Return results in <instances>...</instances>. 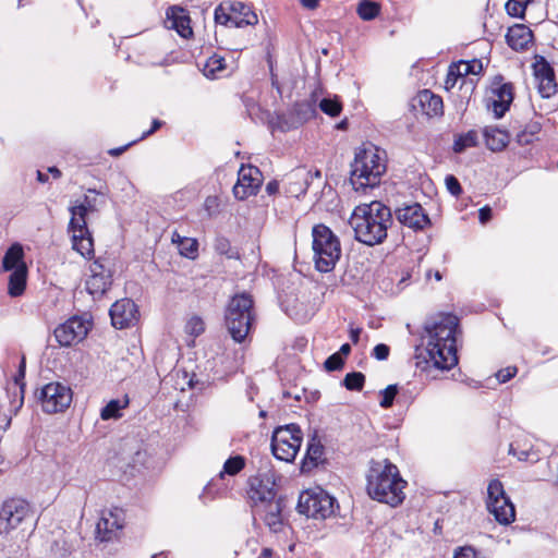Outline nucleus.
<instances>
[{
    "instance_id": "nucleus-31",
    "label": "nucleus",
    "mask_w": 558,
    "mask_h": 558,
    "mask_svg": "<svg viewBox=\"0 0 558 558\" xmlns=\"http://www.w3.org/2000/svg\"><path fill=\"white\" fill-rule=\"evenodd\" d=\"M26 278V265H21L17 269L11 271L9 276L8 293L13 298L22 295L25 291Z\"/></svg>"
},
{
    "instance_id": "nucleus-46",
    "label": "nucleus",
    "mask_w": 558,
    "mask_h": 558,
    "mask_svg": "<svg viewBox=\"0 0 558 558\" xmlns=\"http://www.w3.org/2000/svg\"><path fill=\"white\" fill-rule=\"evenodd\" d=\"M527 3L525 0H508L506 10L511 16L523 17Z\"/></svg>"
},
{
    "instance_id": "nucleus-39",
    "label": "nucleus",
    "mask_w": 558,
    "mask_h": 558,
    "mask_svg": "<svg viewBox=\"0 0 558 558\" xmlns=\"http://www.w3.org/2000/svg\"><path fill=\"white\" fill-rule=\"evenodd\" d=\"M356 12L363 21L374 20L380 12V5L371 0H362L357 4Z\"/></svg>"
},
{
    "instance_id": "nucleus-2",
    "label": "nucleus",
    "mask_w": 558,
    "mask_h": 558,
    "mask_svg": "<svg viewBox=\"0 0 558 558\" xmlns=\"http://www.w3.org/2000/svg\"><path fill=\"white\" fill-rule=\"evenodd\" d=\"M248 497L254 520H262L271 532L283 527L284 498L277 496L276 478L271 472L259 473L250 480Z\"/></svg>"
},
{
    "instance_id": "nucleus-4",
    "label": "nucleus",
    "mask_w": 558,
    "mask_h": 558,
    "mask_svg": "<svg viewBox=\"0 0 558 558\" xmlns=\"http://www.w3.org/2000/svg\"><path fill=\"white\" fill-rule=\"evenodd\" d=\"M366 478V490L372 499L391 507L403 502L407 482L401 477L398 468L389 460H372Z\"/></svg>"
},
{
    "instance_id": "nucleus-22",
    "label": "nucleus",
    "mask_w": 558,
    "mask_h": 558,
    "mask_svg": "<svg viewBox=\"0 0 558 558\" xmlns=\"http://www.w3.org/2000/svg\"><path fill=\"white\" fill-rule=\"evenodd\" d=\"M190 23L191 19L183 8L172 5L167 9L165 21L167 28L177 31V33L183 38H189L193 35Z\"/></svg>"
},
{
    "instance_id": "nucleus-55",
    "label": "nucleus",
    "mask_w": 558,
    "mask_h": 558,
    "mask_svg": "<svg viewBox=\"0 0 558 558\" xmlns=\"http://www.w3.org/2000/svg\"><path fill=\"white\" fill-rule=\"evenodd\" d=\"M493 213L489 206H484L478 210V219L481 223H486L492 219Z\"/></svg>"
},
{
    "instance_id": "nucleus-13",
    "label": "nucleus",
    "mask_w": 558,
    "mask_h": 558,
    "mask_svg": "<svg viewBox=\"0 0 558 558\" xmlns=\"http://www.w3.org/2000/svg\"><path fill=\"white\" fill-rule=\"evenodd\" d=\"M315 100L295 102L288 112L277 116V128L282 132L298 129L316 116Z\"/></svg>"
},
{
    "instance_id": "nucleus-50",
    "label": "nucleus",
    "mask_w": 558,
    "mask_h": 558,
    "mask_svg": "<svg viewBox=\"0 0 558 558\" xmlns=\"http://www.w3.org/2000/svg\"><path fill=\"white\" fill-rule=\"evenodd\" d=\"M324 365L328 372L339 371L343 367L344 360L342 356H340L339 353L336 352L327 357Z\"/></svg>"
},
{
    "instance_id": "nucleus-44",
    "label": "nucleus",
    "mask_w": 558,
    "mask_h": 558,
    "mask_svg": "<svg viewBox=\"0 0 558 558\" xmlns=\"http://www.w3.org/2000/svg\"><path fill=\"white\" fill-rule=\"evenodd\" d=\"M24 377H25V361L22 360V362L20 364L19 373L14 377V384H13V388L15 390H17L19 395H20V399L16 404L17 409L22 407L23 400H24V388H25Z\"/></svg>"
},
{
    "instance_id": "nucleus-41",
    "label": "nucleus",
    "mask_w": 558,
    "mask_h": 558,
    "mask_svg": "<svg viewBox=\"0 0 558 558\" xmlns=\"http://www.w3.org/2000/svg\"><path fill=\"white\" fill-rule=\"evenodd\" d=\"M214 247L220 255H226L228 258H240L239 252L234 250L230 241L226 236H217Z\"/></svg>"
},
{
    "instance_id": "nucleus-30",
    "label": "nucleus",
    "mask_w": 558,
    "mask_h": 558,
    "mask_svg": "<svg viewBox=\"0 0 558 558\" xmlns=\"http://www.w3.org/2000/svg\"><path fill=\"white\" fill-rule=\"evenodd\" d=\"M488 511L495 517L500 524H510L515 519V509L510 498L502 499L500 502H494Z\"/></svg>"
},
{
    "instance_id": "nucleus-29",
    "label": "nucleus",
    "mask_w": 558,
    "mask_h": 558,
    "mask_svg": "<svg viewBox=\"0 0 558 558\" xmlns=\"http://www.w3.org/2000/svg\"><path fill=\"white\" fill-rule=\"evenodd\" d=\"M486 146L492 151L504 150L510 141L508 131L500 130L497 126H486L483 131Z\"/></svg>"
},
{
    "instance_id": "nucleus-19",
    "label": "nucleus",
    "mask_w": 558,
    "mask_h": 558,
    "mask_svg": "<svg viewBox=\"0 0 558 558\" xmlns=\"http://www.w3.org/2000/svg\"><path fill=\"white\" fill-rule=\"evenodd\" d=\"M533 69L539 95L543 98L553 97L558 90L553 66L544 57H541L534 63Z\"/></svg>"
},
{
    "instance_id": "nucleus-25",
    "label": "nucleus",
    "mask_w": 558,
    "mask_h": 558,
    "mask_svg": "<svg viewBox=\"0 0 558 558\" xmlns=\"http://www.w3.org/2000/svg\"><path fill=\"white\" fill-rule=\"evenodd\" d=\"M312 177V170L299 168L292 171L289 177L284 191L289 196L299 198L306 194L308 190V178Z\"/></svg>"
},
{
    "instance_id": "nucleus-56",
    "label": "nucleus",
    "mask_w": 558,
    "mask_h": 558,
    "mask_svg": "<svg viewBox=\"0 0 558 558\" xmlns=\"http://www.w3.org/2000/svg\"><path fill=\"white\" fill-rule=\"evenodd\" d=\"M161 125H162V121H160L158 119L153 120L151 128L148 131L143 133V135L141 136V140L146 138L147 136L155 133Z\"/></svg>"
},
{
    "instance_id": "nucleus-48",
    "label": "nucleus",
    "mask_w": 558,
    "mask_h": 558,
    "mask_svg": "<svg viewBox=\"0 0 558 558\" xmlns=\"http://www.w3.org/2000/svg\"><path fill=\"white\" fill-rule=\"evenodd\" d=\"M495 99L512 101L513 100V87L511 83H504L496 89H494Z\"/></svg>"
},
{
    "instance_id": "nucleus-53",
    "label": "nucleus",
    "mask_w": 558,
    "mask_h": 558,
    "mask_svg": "<svg viewBox=\"0 0 558 558\" xmlns=\"http://www.w3.org/2000/svg\"><path fill=\"white\" fill-rule=\"evenodd\" d=\"M518 369L515 366H508L506 368L499 369L496 374V377L499 383L504 384L509 381L512 377L515 376Z\"/></svg>"
},
{
    "instance_id": "nucleus-1",
    "label": "nucleus",
    "mask_w": 558,
    "mask_h": 558,
    "mask_svg": "<svg viewBox=\"0 0 558 558\" xmlns=\"http://www.w3.org/2000/svg\"><path fill=\"white\" fill-rule=\"evenodd\" d=\"M459 319L452 314H438L424 324L422 345L426 363L438 369H451L458 364L456 331Z\"/></svg>"
},
{
    "instance_id": "nucleus-11",
    "label": "nucleus",
    "mask_w": 558,
    "mask_h": 558,
    "mask_svg": "<svg viewBox=\"0 0 558 558\" xmlns=\"http://www.w3.org/2000/svg\"><path fill=\"white\" fill-rule=\"evenodd\" d=\"M336 499L323 489L305 490L298 501V510L307 518L324 520L335 512Z\"/></svg>"
},
{
    "instance_id": "nucleus-35",
    "label": "nucleus",
    "mask_w": 558,
    "mask_h": 558,
    "mask_svg": "<svg viewBox=\"0 0 558 558\" xmlns=\"http://www.w3.org/2000/svg\"><path fill=\"white\" fill-rule=\"evenodd\" d=\"M226 71V60L221 56L214 54L204 64L203 73L208 78H216Z\"/></svg>"
},
{
    "instance_id": "nucleus-33",
    "label": "nucleus",
    "mask_w": 558,
    "mask_h": 558,
    "mask_svg": "<svg viewBox=\"0 0 558 558\" xmlns=\"http://www.w3.org/2000/svg\"><path fill=\"white\" fill-rule=\"evenodd\" d=\"M172 242L178 245L182 256L195 259L198 255V242L195 239L181 236L178 232H173Z\"/></svg>"
},
{
    "instance_id": "nucleus-54",
    "label": "nucleus",
    "mask_w": 558,
    "mask_h": 558,
    "mask_svg": "<svg viewBox=\"0 0 558 558\" xmlns=\"http://www.w3.org/2000/svg\"><path fill=\"white\" fill-rule=\"evenodd\" d=\"M453 558H480L475 549L471 546H464L456 550Z\"/></svg>"
},
{
    "instance_id": "nucleus-52",
    "label": "nucleus",
    "mask_w": 558,
    "mask_h": 558,
    "mask_svg": "<svg viewBox=\"0 0 558 558\" xmlns=\"http://www.w3.org/2000/svg\"><path fill=\"white\" fill-rule=\"evenodd\" d=\"M390 353V348L385 343H379L374 347L372 351V356L378 361H385L388 359Z\"/></svg>"
},
{
    "instance_id": "nucleus-57",
    "label": "nucleus",
    "mask_w": 558,
    "mask_h": 558,
    "mask_svg": "<svg viewBox=\"0 0 558 558\" xmlns=\"http://www.w3.org/2000/svg\"><path fill=\"white\" fill-rule=\"evenodd\" d=\"M279 191V183L276 180H271L266 184V192L268 195H275Z\"/></svg>"
},
{
    "instance_id": "nucleus-15",
    "label": "nucleus",
    "mask_w": 558,
    "mask_h": 558,
    "mask_svg": "<svg viewBox=\"0 0 558 558\" xmlns=\"http://www.w3.org/2000/svg\"><path fill=\"white\" fill-rule=\"evenodd\" d=\"M89 269L90 276L86 280V290L94 296H101L112 284V270L100 258L95 259Z\"/></svg>"
},
{
    "instance_id": "nucleus-3",
    "label": "nucleus",
    "mask_w": 558,
    "mask_h": 558,
    "mask_svg": "<svg viewBox=\"0 0 558 558\" xmlns=\"http://www.w3.org/2000/svg\"><path fill=\"white\" fill-rule=\"evenodd\" d=\"M392 223L391 209L378 201L356 206L349 219L354 239L367 246L381 244Z\"/></svg>"
},
{
    "instance_id": "nucleus-23",
    "label": "nucleus",
    "mask_w": 558,
    "mask_h": 558,
    "mask_svg": "<svg viewBox=\"0 0 558 558\" xmlns=\"http://www.w3.org/2000/svg\"><path fill=\"white\" fill-rule=\"evenodd\" d=\"M482 71V61L477 59L471 61L461 60L457 63H452L448 69L445 86L447 89H450L456 85L458 78H464L469 74H480Z\"/></svg>"
},
{
    "instance_id": "nucleus-60",
    "label": "nucleus",
    "mask_w": 558,
    "mask_h": 558,
    "mask_svg": "<svg viewBox=\"0 0 558 558\" xmlns=\"http://www.w3.org/2000/svg\"><path fill=\"white\" fill-rule=\"evenodd\" d=\"M362 329L361 328H352L350 330V339L353 343H357L360 340Z\"/></svg>"
},
{
    "instance_id": "nucleus-6",
    "label": "nucleus",
    "mask_w": 558,
    "mask_h": 558,
    "mask_svg": "<svg viewBox=\"0 0 558 558\" xmlns=\"http://www.w3.org/2000/svg\"><path fill=\"white\" fill-rule=\"evenodd\" d=\"M226 326L236 342L247 337L254 320V301L250 293L242 292L231 298L226 311Z\"/></svg>"
},
{
    "instance_id": "nucleus-42",
    "label": "nucleus",
    "mask_w": 558,
    "mask_h": 558,
    "mask_svg": "<svg viewBox=\"0 0 558 558\" xmlns=\"http://www.w3.org/2000/svg\"><path fill=\"white\" fill-rule=\"evenodd\" d=\"M319 108L324 113L330 117H337L342 110V104L337 97H326L320 100Z\"/></svg>"
},
{
    "instance_id": "nucleus-12",
    "label": "nucleus",
    "mask_w": 558,
    "mask_h": 558,
    "mask_svg": "<svg viewBox=\"0 0 558 558\" xmlns=\"http://www.w3.org/2000/svg\"><path fill=\"white\" fill-rule=\"evenodd\" d=\"M32 514L31 505L22 498H11L0 509V534L16 529Z\"/></svg>"
},
{
    "instance_id": "nucleus-51",
    "label": "nucleus",
    "mask_w": 558,
    "mask_h": 558,
    "mask_svg": "<svg viewBox=\"0 0 558 558\" xmlns=\"http://www.w3.org/2000/svg\"><path fill=\"white\" fill-rule=\"evenodd\" d=\"M445 183L448 192L458 197L462 194V186L459 182V180L453 174H448L445 178Z\"/></svg>"
},
{
    "instance_id": "nucleus-9",
    "label": "nucleus",
    "mask_w": 558,
    "mask_h": 558,
    "mask_svg": "<svg viewBox=\"0 0 558 558\" xmlns=\"http://www.w3.org/2000/svg\"><path fill=\"white\" fill-rule=\"evenodd\" d=\"M215 21L228 27H244L257 24L258 17L248 4L235 0H223L215 9Z\"/></svg>"
},
{
    "instance_id": "nucleus-62",
    "label": "nucleus",
    "mask_w": 558,
    "mask_h": 558,
    "mask_svg": "<svg viewBox=\"0 0 558 558\" xmlns=\"http://www.w3.org/2000/svg\"><path fill=\"white\" fill-rule=\"evenodd\" d=\"M48 172L53 177V179H59L62 174L57 167H49Z\"/></svg>"
},
{
    "instance_id": "nucleus-59",
    "label": "nucleus",
    "mask_w": 558,
    "mask_h": 558,
    "mask_svg": "<svg viewBox=\"0 0 558 558\" xmlns=\"http://www.w3.org/2000/svg\"><path fill=\"white\" fill-rule=\"evenodd\" d=\"M136 143V141L131 142L122 147L113 148L109 150V154L111 156H120L122 153H124L132 144Z\"/></svg>"
},
{
    "instance_id": "nucleus-28",
    "label": "nucleus",
    "mask_w": 558,
    "mask_h": 558,
    "mask_svg": "<svg viewBox=\"0 0 558 558\" xmlns=\"http://www.w3.org/2000/svg\"><path fill=\"white\" fill-rule=\"evenodd\" d=\"M325 448L316 435L308 439L306 453L302 460L301 470L310 472L323 461Z\"/></svg>"
},
{
    "instance_id": "nucleus-10",
    "label": "nucleus",
    "mask_w": 558,
    "mask_h": 558,
    "mask_svg": "<svg viewBox=\"0 0 558 558\" xmlns=\"http://www.w3.org/2000/svg\"><path fill=\"white\" fill-rule=\"evenodd\" d=\"M71 388L59 381H51L37 389L35 397L45 413L53 414L65 411L72 402Z\"/></svg>"
},
{
    "instance_id": "nucleus-49",
    "label": "nucleus",
    "mask_w": 558,
    "mask_h": 558,
    "mask_svg": "<svg viewBox=\"0 0 558 558\" xmlns=\"http://www.w3.org/2000/svg\"><path fill=\"white\" fill-rule=\"evenodd\" d=\"M512 101L493 99L488 108H492L496 119H500L509 110Z\"/></svg>"
},
{
    "instance_id": "nucleus-34",
    "label": "nucleus",
    "mask_w": 558,
    "mask_h": 558,
    "mask_svg": "<svg viewBox=\"0 0 558 558\" xmlns=\"http://www.w3.org/2000/svg\"><path fill=\"white\" fill-rule=\"evenodd\" d=\"M23 248L19 243L13 244L4 254L2 259V268L4 271H13L21 265H25L23 262Z\"/></svg>"
},
{
    "instance_id": "nucleus-32",
    "label": "nucleus",
    "mask_w": 558,
    "mask_h": 558,
    "mask_svg": "<svg viewBox=\"0 0 558 558\" xmlns=\"http://www.w3.org/2000/svg\"><path fill=\"white\" fill-rule=\"evenodd\" d=\"M542 131V124L539 121L527 122L522 130L517 132L515 141L519 145H530L538 140V134Z\"/></svg>"
},
{
    "instance_id": "nucleus-63",
    "label": "nucleus",
    "mask_w": 558,
    "mask_h": 558,
    "mask_svg": "<svg viewBox=\"0 0 558 558\" xmlns=\"http://www.w3.org/2000/svg\"><path fill=\"white\" fill-rule=\"evenodd\" d=\"M272 556V550L270 548H264L258 558H270Z\"/></svg>"
},
{
    "instance_id": "nucleus-40",
    "label": "nucleus",
    "mask_w": 558,
    "mask_h": 558,
    "mask_svg": "<svg viewBox=\"0 0 558 558\" xmlns=\"http://www.w3.org/2000/svg\"><path fill=\"white\" fill-rule=\"evenodd\" d=\"M245 466V458L242 456L230 457L223 464L219 477L223 478L225 475L234 476L240 473Z\"/></svg>"
},
{
    "instance_id": "nucleus-17",
    "label": "nucleus",
    "mask_w": 558,
    "mask_h": 558,
    "mask_svg": "<svg viewBox=\"0 0 558 558\" xmlns=\"http://www.w3.org/2000/svg\"><path fill=\"white\" fill-rule=\"evenodd\" d=\"M88 332V325L78 317H72L54 329V337L61 347H70L83 340Z\"/></svg>"
},
{
    "instance_id": "nucleus-36",
    "label": "nucleus",
    "mask_w": 558,
    "mask_h": 558,
    "mask_svg": "<svg viewBox=\"0 0 558 558\" xmlns=\"http://www.w3.org/2000/svg\"><path fill=\"white\" fill-rule=\"evenodd\" d=\"M129 400L120 401L118 399L110 400L100 411V417L104 421L117 420L122 416L121 410L126 408Z\"/></svg>"
},
{
    "instance_id": "nucleus-20",
    "label": "nucleus",
    "mask_w": 558,
    "mask_h": 558,
    "mask_svg": "<svg viewBox=\"0 0 558 558\" xmlns=\"http://www.w3.org/2000/svg\"><path fill=\"white\" fill-rule=\"evenodd\" d=\"M122 527L121 511L104 510L96 524V538L100 542H110Z\"/></svg>"
},
{
    "instance_id": "nucleus-24",
    "label": "nucleus",
    "mask_w": 558,
    "mask_h": 558,
    "mask_svg": "<svg viewBox=\"0 0 558 558\" xmlns=\"http://www.w3.org/2000/svg\"><path fill=\"white\" fill-rule=\"evenodd\" d=\"M88 194L83 198V202L70 207L71 213V225L74 226L76 222H86V215L98 210L99 205L104 204V201L98 199L100 194L94 189H88Z\"/></svg>"
},
{
    "instance_id": "nucleus-14",
    "label": "nucleus",
    "mask_w": 558,
    "mask_h": 558,
    "mask_svg": "<svg viewBox=\"0 0 558 558\" xmlns=\"http://www.w3.org/2000/svg\"><path fill=\"white\" fill-rule=\"evenodd\" d=\"M262 185V172L254 166H242L239 171L236 184L233 186V195L236 199L244 201L256 195Z\"/></svg>"
},
{
    "instance_id": "nucleus-58",
    "label": "nucleus",
    "mask_w": 558,
    "mask_h": 558,
    "mask_svg": "<svg viewBox=\"0 0 558 558\" xmlns=\"http://www.w3.org/2000/svg\"><path fill=\"white\" fill-rule=\"evenodd\" d=\"M301 5L307 10H315L319 5V0H299Z\"/></svg>"
},
{
    "instance_id": "nucleus-45",
    "label": "nucleus",
    "mask_w": 558,
    "mask_h": 558,
    "mask_svg": "<svg viewBox=\"0 0 558 558\" xmlns=\"http://www.w3.org/2000/svg\"><path fill=\"white\" fill-rule=\"evenodd\" d=\"M205 330V324L198 316L191 317L185 325V332L193 337H198Z\"/></svg>"
},
{
    "instance_id": "nucleus-43",
    "label": "nucleus",
    "mask_w": 558,
    "mask_h": 558,
    "mask_svg": "<svg viewBox=\"0 0 558 558\" xmlns=\"http://www.w3.org/2000/svg\"><path fill=\"white\" fill-rule=\"evenodd\" d=\"M365 375L361 372L348 373L343 379V385L348 390L361 391L364 387Z\"/></svg>"
},
{
    "instance_id": "nucleus-21",
    "label": "nucleus",
    "mask_w": 558,
    "mask_h": 558,
    "mask_svg": "<svg viewBox=\"0 0 558 558\" xmlns=\"http://www.w3.org/2000/svg\"><path fill=\"white\" fill-rule=\"evenodd\" d=\"M69 232L72 234V247L85 258L94 257V240L87 228V222H69Z\"/></svg>"
},
{
    "instance_id": "nucleus-37",
    "label": "nucleus",
    "mask_w": 558,
    "mask_h": 558,
    "mask_svg": "<svg viewBox=\"0 0 558 558\" xmlns=\"http://www.w3.org/2000/svg\"><path fill=\"white\" fill-rule=\"evenodd\" d=\"M477 132L471 130L464 134L456 136L453 142V151L457 154L463 153L466 148L475 147L477 145Z\"/></svg>"
},
{
    "instance_id": "nucleus-27",
    "label": "nucleus",
    "mask_w": 558,
    "mask_h": 558,
    "mask_svg": "<svg viewBox=\"0 0 558 558\" xmlns=\"http://www.w3.org/2000/svg\"><path fill=\"white\" fill-rule=\"evenodd\" d=\"M507 44L515 51H521L527 48L533 39L532 31L523 25L517 24L509 27L506 35Z\"/></svg>"
},
{
    "instance_id": "nucleus-8",
    "label": "nucleus",
    "mask_w": 558,
    "mask_h": 558,
    "mask_svg": "<svg viewBox=\"0 0 558 558\" xmlns=\"http://www.w3.org/2000/svg\"><path fill=\"white\" fill-rule=\"evenodd\" d=\"M302 439L303 434L299 425L279 426L271 436V452L278 460L291 462L300 450Z\"/></svg>"
},
{
    "instance_id": "nucleus-7",
    "label": "nucleus",
    "mask_w": 558,
    "mask_h": 558,
    "mask_svg": "<svg viewBox=\"0 0 558 558\" xmlns=\"http://www.w3.org/2000/svg\"><path fill=\"white\" fill-rule=\"evenodd\" d=\"M312 235L316 269L320 272L331 271L341 256L338 236L323 223L314 226Z\"/></svg>"
},
{
    "instance_id": "nucleus-47",
    "label": "nucleus",
    "mask_w": 558,
    "mask_h": 558,
    "mask_svg": "<svg viewBox=\"0 0 558 558\" xmlns=\"http://www.w3.org/2000/svg\"><path fill=\"white\" fill-rule=\"evenodd\" d=\"M381 400L379 402L380 407L384 409H388L393 404V400L398 393L397 385H389L387 388L381 390Z\"/></svg>"
},
{
    "instance_id": "nucleus-16",
    "label": "nucleus",
    "mask_w": 558,
    "mask_h": 558,
    "mask_svg": "<svg viewBox=\"0 0 558 558\" xmlns=\"http://www.w3.org/2000/svg\"><path fill=\"white\" fill-rule=\"evenodd\" d=\"M396 219L413 231H422L430 226V219L418 203L404 204L395 210Z\"/></svg>"
},
{
    "instance_id": "nucleus-64",
    "label": "nucleus",
    "mask_w": 558,
    "mask_h": 558,
    "mask_svg": "<svg viewBox=\"0 0 558 558\" xmlns=\"http://www.w3.org/2000/svg\"><path fill=\"white\" fill-rule=\"evenodd\" d=\"M37 180L41 183H45L48 181V175L41 171H37Z\"/></svg>"
},
{
    "instance_id": "nucleus-38",
    "label": "nucleus",
    "mask_w": 558,
    "mask_h": 558,
    "mask_svg": "<svg viewBox=\"0 0 558 558\" xmlns=\"http://www.w3.org/2000/svg\"><path fill=\"white\" fill-rule=\"evenodd\" d=\"M509 498L504 489V485L499 480H492L487 487V509L492 507L494 502H500L502 499Z\"/></svg>"
},
{
    "instance_id": "nucleus-18",
    "label": "nucleus",
    "mask_w": 558,
    "mask_h": 558,
    "mask_svg": "<svg viewBox=\"0 0 558 558\" xmlns=\"http://www.w3.org/2000/svg\"><path fill=\"white\" fill-rule=\"evenodd\" d=\"M109 314L112 326L118 329L134 326L138 320L137 305L131 299H121L114 302L110 307Z\"/></svg>"
},
{
    "instance_id": "nucleus-26",
    "label": "nucleus",
    "mask_w": 558,
    "mask_h": 558,
    "mask_svg": "<svg viewBox=\"0 0 558 558\" xmlns=\"http://www.w3.org/2000/svg\"><path fill=\"white\" fill-rule=\"evenodd\" d=\"M415 101L427 117L441 116L444 112L442 98L429 89L418 92Z\"/></svg>"
},
{
    "instance_id": "nucleus-61",
    "label": "nucleus",
    "mask_w": 558,
    "mask_h": 558,
    "mask_svg": "<svg viewBox=\"0 0 558 558\" xmlns=\"http://www.w3.org/2000/svg\"><path fill=\"white\" fill-rule=\"evenodd\" d=\"M350 352H351V345H350L349 343H344V344H342V345L340 347V350H339V352H338V353L340 354V356H342V357H343V356L349 355V354H350Z\"/></svg>"
},
{
    "instance_id": "nucleus-5",
    "label": "nucleus",
    "mask_w": 558,
    "mask_h": 558,
    "mask_svg": "<svg viewBox=\"0 0 558 558\" xmlns=\"http://www.w3.org/2000/svg\"><path fill=\"white\" fill-rule=\"evenodd\" d=\"M386 151L379 147L367 144L356 154L351 167V183L353 187H374L379 184L387 169Z\"/></svg>"
}]
</instances>
